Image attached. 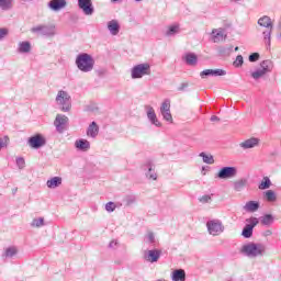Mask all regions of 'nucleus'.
<instances>
[{
	"mask_svg": "<svg viewBox=\"0 0 281 281\" xmlns=\"http://www.w3.org/2000/svg\"><path fill=\"white\" fill-rule=\"evenodd\" d=\"M95 65V60L93 59V56L81 53L76 58V66L80 71H83V74H89V71H93V67Z\"/></svg>",
	"mask_w": 281,
	"mask_h": 281,
	"instance_id": "obj_1",
	"label": "nucleus"
},
{
	"mask_svg": "<svg viewBox=\"0 0 281 281\" xmlns=\"http://www.w3.org/2000/svg\"><path fill=\"white\" fill-rule=\"evenodd\" d=\"M267 248L262 244L249 243L241 247V254L248 258H258V256H265Z\"/></svg>",
	"mask_w": 281,
	"mask_h": 281,
	"instance_id": "obj_2",
	"label": "nucleus"
},
{
	"mask_svg": "<svg viewBox=\"0 0 281 281\" xmlns=\"http://www.w3.org/2000/svg\"><path fill=\"white\" fill-rule=\"evenodd\" d=\"M55 100L58 106H61L64 113L71 111V95H69V92L59 90Z\"/></svg>",
	"mask_w": 281,
	"mask_h": 281,
	"instance_id": "obj_3",
	"label": "nucleus"
},
{
	"mask_svg": "<svg viewBox=\"0 0 281 281\" xmlns=\"http://www.w3.org/2000/svg\"><path fill=\"white\" fill-rule=\"evenodd\" d=\"M206 227L211 236H221L225 232V226L221 220H210L206 222Z\"/></svg>",
	"mask_w": 281,
	"mask_h": 281,
	"instance_id": "obj_4",
	"label": "nucleus"
},
{
	"mask_svg": "<svg viewBox=\"0 0 281 281\" xmlns=\"http://www.w3.org/2000/svg\"><path fill=\"white\" fill-rule=\"evenodd\" d=\"M144 76H150V64H138L132 68V78L134 80L137 78H144Z\"/></svg>",
	"mask_w": 281,
	"mask_h": 281,
	"instance_id": "obj_5",
	"label": "nucleus"
},
{
	"mask_svg": "<svg viewBox=\"0 0 281 281\" xmlns=\"http://www.w3.org/2000/svg\"><path fill=\"white\" fill-rule=\"evenodd\" d=\"M33 34H42V36H55L56 35V25H37L31 29Z\"/></svg>",
	"mask_w": 281,
	"mask_h": 281,
	"instance_id": "obj_6",
	"label": "nucleus"
},
{
	"mask_svg": "<svg viewBox=\"0 0 281 281\" xmlns=\"http://www.w3.org/2000/svg\"><path fill=\"white\" fill-rule=\"evenodd\" d=\"M217 179H234L238 177V168L236 167H223L216 175Z\"/></svg>",
	"mask_w": 281,
	"mask_h": 281,
	"instance_id": "obj_7",
	"label": "nucleus"
},
{
	"mask_svg": "<svg viewBox=\"0 0 281 281\" xmlns=\"http://www.w3.org/2000/svg\"><path fill=\"white\" fill-rule=\"evenodd\" d=\"M27 144L30 148H34L35 150H38V148H43L45 144H47V140L45 139V136L42 134H35L34 136H31L27 139Z\"/></svg>",
	"mask_w": 281,
	"mask_h": 281,
	"instance_id": "obj_8",
	"label": "nucleus"
},
{
	"mask_svg": "<svg viewBox=\"0 0 281 281\" xmlns=\"http://www.w3.org/2000/svg\"><path fill=\"white\" fill-rule=\"evenodd\" d=\"M68 123L69 117H67L65 114H57L54 121V126L58 133H65V128Z\"/></svg>",
	"mask_w": 281,
	"mask_h": 281,
	"instance_id": "obj_9",
	"label": "nucleus"
},
{
	"mask_svg": "<svg viewBox=\"0 0 281 281\" xmlns=\"http://www.w3.org/2000/svg\"><path fill=\"white\" fill-rule=\"evenodd\" d=\"M78 7L82 10L86 16H91L95 9H93V2L91 0H78Z\"/></svg>",
	"mask_w": 281,
	"mask_h": 281,
	"instance_id": "obj_10",
	"label": "nucleus"
},
{
	"mask_svg": "<svg viewBox=\"0 0 281 281\" xmlns=\"http://www.w3.org/2000/svg\"><path fill=\"white\" fill-rule=\"evenodd\" d=\"M160 113L165 122L172 124V113H170V100L166 99L160 106Z\"/></svg>",
	"mask_w": 281,
	"mask_h": 281,
	"instance_id": "obj_11",
	"label": "nucleus"
},
{
	"mask_svg": "<svg viewBox=\"0 0 281 281\" xmlns=\"http://www.w3.org/2000/svg\"><path fill=\"white\" fill-rule=\"evenodd\" d=\"M146 113L147 119L154 126H157L158 128H161V122H159V119H157V114L155 113V109L150 105L146 106Z\"/></svg>",
	"mask_w": 281,
	"mask_h": 281,
	"instance_id": "obj_12",
	"label": "nucleus"
},
{
	"mask_svg": "<svg viewBox=\"0 0 281 281\" xmlns=\"http://www.w3.org/2000/svg\"><path fill=\"white\" fill-rule=\"evenodd\" d=\"M145 260L147 262H157L159 258H161V250L158 249H151V250H146L144 254Z\"/></svg>",
	"mask_w": 281,
	"mask_h": 281,
	"instance_id": "obj_13",
	"label": "nucleus"
},
{
	"mask_svg": "<svg viewBox=\"0 0 281 281\" xmlns=\"http://www.w3.org/2000/svg\"><path fill=\"white\" fill-rule=\"evenodd\" d=\"M48 8L53 10V12H60V10L67 8V0H50Z\"/></svg>",
	"mask_w": 281,
	"mask_h": 281,
	"instance_id": "obj_14",
	"label": "nucleus"
},
{
	"mask_svg": "<svg viewBox=\"0 0 281 281\" xmlns=\"http://www.w3.org/2000/svg\"><path fill=\"white\" fill-rule=\"evenodd\" d=\"M247 186H249V179L247 178H239L233 181V190L235 192H243Z\"/></svg>",
	"mask_w": 281,
	"mask_h": 281,
	"instance_id": "obj_15",
	"label": "nucleus"
},
{
	"mask_svg": "<svg viewBox=\"0 0 281 281\" xmlns=\"http://www.w3.org/2000/svg\"><path fill=\"white\" fill-rule=\"evenodd\" d=\"M201 78H207V76L218 77V76H227V71L224 69H205L200 74Z\"/></svg>",
	"mask_w": 281,
	"mask_h": 281,
	"instance_id": "obj_16",
	"label": "nucleus"
},
{
	"mask_svg": "<svg viewBox=\"0 0 281 281\" xmlns=\"http://www.w3.org/2000/svg\"><path fill=\"white\" fill-rule=\"evenodd\" d=\"M260 144V139L256 137L248 138L239 144V147L243 150H249V148H256Z\"/></svg>",
	"mask_w": 281,
	"mask_h": 281,
	"instance_id": "obj_17",
	"label": "nucleus"
},
{
	"mask_svg": "<svg viewBox=\"0 0 281 281\" xmlns=\"http://www.w3.org/2000/svg\"><path fill=\"white\" fill-rule=\"evenodd\" d=\"M213 34V43H222L227 38V35L225 34V30L223 29H214L212 31Z\"/></svg>",
	"mask_w": 281,
	"mask_h": 281,
	"instance_id": "obj_18",
	"label": "nucleus"
},
{
	"mask_svg": "<svg viewBox=\"0 0 281 281\" xmlns=\"http://www.w3.org/2000/svg\"><path fill=\"white\" fill-rule=\"evenodd\" d=\"M244 212H248L254 214V212H258L260 210V202L258 201H248L243 207Z\"/></svg>",
	"mask_w": 281,
	"mask_h": 281,
	"instance_id": "obj_19",
	"label": "nucleus"
},
{
	"mask_svg": "<svg viewBox=\"0 0 281 281\" xmlns=\"http://www.w3.org/2000/svg\"><path fill=\"white\" fill-rule=\"evenodd\" d=\"M108 30L112 36H117L120 34V23L117 20L108 22Z\"/></svg>",
	"mask_w": 281,
	"mask_h": 281,
	"instance_id": "obj_20",
	"label": "nucleus"
},
{
	"mask_svg": "<svg viewBox=\"0 0 281 281\" xmlns=\"http://www.w3.org/2000/svg\"><path fill=\"white\" fill-rule=\"evenodd\" d=\"M75 148H77L78 150H82L83 153H87V150L91 148V143H89V140L87 139L81 138L75 142Z\"/></svg>",
	"mask_w": 281,
	"mask_h": 281,
	"instance_id": "obj_21",
	"label": "nucleus"
},
{
	"mask_svg": "<svg viewBox=\"0 0 281 281\" xmlns=\"http://www.w3.org/2000/svg\"><path fill=\"white\" fill-rule=\"evenodd\" d=\"M98 133H100V126H98V123L92 122L87 130V135L88 137H92L93 139H95V137H98Z\"/></svg>",
	"mask_w": 281,
	"mask_h": 281,
	"instance_id": "obj_22",
	"label": "nucleus"
},
{
	"mask_svg": "<svg viewBox=\"0 0 281 281\" xmlns=\"http://www.w3.org/2000/svg\"><path fill=\"white\" fill-rule=\"evenodd\" d=\"M18 52L20 54H30V52H32V44L27 41L25 42H20L18 44Z\"/></svg>",
	"mask_w": 281,
	"mask_h": 281,
	"instance_id": "obj_23",
	"label": "nucleus"
},
{
	"mask_svg": "<svg viewBox=\"0 0 281 281\" xmlns=\"http://www.w3.org/2000/svg\"><path fill=\"white\" fill-rule=\"evenodd\" d=\"M258 25L260 27H266V30L273 29V22H271V18L263 15L258 20Z\"/></svg>",
	"mask_w": 281,
	"mask_h": 281,
	"instance_id": "obj_24",
	"label": "nucleus"
},
{
	"mask_svg": "<svg viewBox=\"0 0 281 281\" xmlns=\"http://www.w3.org/2000/svg\"><path fill=\"white\" fill-rule=\"evenodd\" d=\"M146 167L148 169L147 172L145 173L146 178L150 179L151 181H157V172L155 171V166H153L151 162H147Z\"/></svg>",
	"mask_w": 281,
	"mask_h": 281,
	"instance_id": "obj_25",
	"label": "nucleus"
},
{
	"mask_svg": "<svg viewBox=\"0 0 281 281\" xmlns=\"http://www.w3.org/2000/svg\"><path fill=\"white\" fill-rule=\"evenodd\" d=\"M63 184V178L60 177H54L49 180H47L46 186L47 188H50V190H54L56 188H58V186Z\"/></svg>",
	"mask_w": 281,
	"mask_h": 281,
	"instance_id": "obj_26",
	"label": "nucleus"
},
{
	"mask_svg": "<svg viewBox=\"0 0 281 281\" xmlns=\"http://www.w3.org/2000/svg\"><path fill=\"white\" fill-rule=\"evenodd\" d=\"M172 280L173 281H186V270H183V269L175 270L172 273Z\"/></svg>",
	"mask_w": 281,
	"mask_h": 281,
	"instance_id": "obj_27",
	"label": "nucleus"
},
{
	"mask_svg": "<svg viewBox=\"0 0 281 281\" xmlns=\"http://www.w3.org/2000/svg\"><path fill=\"white\" fill-rule=\"evenodd\" d=\"M273 32V29H267L262 32L263 35V43L265 45H268V47H271V34Z\"/></svg>",
	"mask_w": 281,
	"mask_h": 281,
	"instance_id": "obj_28",
	"label": "nucleus"
},
{
	"mask_svg": "<svg viewBox=\"0 0 281 281\" xmlns=\"http://www.w3.org/2000/svg\"><path fill=\"white\" fill-rule=\"evenodd\" d=\"M187 65L194 66L198 63V57L194 53H189L184 56Z\"/></svg>",
	"mask_w": 281,
	"mask_h": 281,
	"instance_id": "obj_29",
	"label": "nucleus"
},
{
	"mask_svg": "<svg viewBox=\"0 0 281 281\" xmlns=\"http://www.w3.org/2000/svg\"><path fill=\"white\" fill-rule=\"evenodd\" d=\"M265 199L269 202V203H274V201L278 200V196L276 195V191L273 190H268L265 192Z\"/></svg>",
	"mask_w": 281,
	"mask_h": 281,
	"instance_id": "obj_30",
	"label": "nucleus"
},
{
	"mask_svg": "<svg viewBox=\"0 0 281 281\" xmlns=\"http://www.w3.org/2000/svg\"><path fill=\"white\" fill-rule=\"evenodd\" d=\"M258 188L259 190H269V188H271V179H269V177H263Z\"/></svg>",
	"mask_w": 281,
	"mask_h": 281,
	"instance_id": "obj_31",
	"label": "nucleus"
},
{
	"mask_svg": "<svg viewBox=\"0 0 281 281\" xmlns=\"http://www.w3.org/2000/svg\"><path fill=\"white\" fill-rule=\"evenodd\" d=\"M241 236H244V238H251V236H254V228L246 224L241 232Z\"/></svg>",
	"mask_w": 281,
	"mask_h": 281,
	"instance_id": "obj_32",
	"label": "nucleus"
},
{
	"mask_svg": "<svg viewBox=\"0 0 281 281\" xmlns=\"http://www.w3.org/2000/svg\"><path fill=\"white\" fill-rule=\"evenodd\" d=\"M261 225H273V215L266 214L261 217Z\"/></svg>",
	"mask_w": 281,
	"mask_h": 281,
	"instance_id": "obj_33",
	"label": "nucleus"
},
{
	"mask_svg": "<svg viewBox=\"0 0 281 281\" xmlns=\"http://www.w3.org/2000/svg\"><path fill=\"white\" fill-rule=\"evenodd\" d=\"M175 34H179V25L178 24H173V25L169 26L166 32V36H175Z\"/></svg>",
	"mask_w": 281,
	"mask_h": 281,
	"instance_id": "obj_34",
	"label": "nucleus"
},
{
	"mask_svg": "<svg viewBox=\"0 0 281 281\" xmlns=\"http://www.w3.org/2000/svg\"><path fill=\"white\" fill-rule=\"evenodd\" d=\"M200 157H202L204 164H214V156H212L211 154L201 153Z\"/></svg>",
	"mask_w": 281,
	"mask_h": 281,
	"instance_id": "obj_35",
	"label": "nucleus"
},
{
	"mask_svg": "<svg viewBox=\"0 0 281 281\" xmlns=\"http://www.w3.org/2000/svg\"><path fill=\"white\" fill-rule=\"evenodd\" d=\"M18 250L16 247H9L4 251V258H13V256H16Z\"/></svg>",
	"mask_w": 281,
	"mask_h": 281,
	"instance_id": "obj_36",
	"label": "nucleus"
},
{
	"mask_svg": "<svg viewBox=\"0 0 281 281\" xmlns=\"http://www.w3.org/2000/svg\"><path fill=\"white\" fill-rule=\"evenodd\" d=\"M260 67V69L265 71V74H269V71H271V60L261 61Z\"/></svg>",
	"mask_w": 281,
	"mask_h": 281,
	"instance_id": "obj_37",
	"label": "nucleus"
},
{
	"mask_svg": "<svg viewBox=\"0 0 281 281\" xmlns=\"http://www.w3.org/2000/svg\"><path fill=\"white\" fill-rule=\"evenodd\" d=\"M1 10H12V0H0Z\"/></svg>",
	"mask_w": 281,
	"mask_h": 281,
	"instance_id": "obj_38",
	"label": "nucleus"
},
{
	"mask_svg": "<svg viewBox=\"0 0 281 281\" xmlns=\"http://www.w3.org/2000/svg\"><path fill=\"white\" fill-rule=\"evenodd\" d=\"M45 225V218L40 217V218H34L31 223L32 227H43Z\"/></svg>",
	"mask_w": 281,
	"mask_h": 281,
	"instance_id": "obj_39",
	"label": "nucleus"
},
{
	"mask_svg": "<svg viewBox=\"0 0 281 281\" xmlns=\"http://www.w3.org/2000/svg\"><path fill=\"white\" fill-rule=\"evenodd\" d=\"M263 76H267V72L262 69H258L251 74V78H254V80H259V78H262Z\"/></svg>",
	"mask_w": 281,
	"mask_h": 281,
	"instance_id": "obj_40",
	"label": "nucleus"
},
{
	"mask_svg": "<svg viewBox=\"0 0 281 281\" xmlns=\"http://www.w3.org/2000/svg\"><path fill=\"white\" fill-rule=\"evenodd\" d=\"M246 225H248V227H251V229H254V227H256V225H258L259 221L257 217H249L246 220Z\"/></svg>",
	"mask_w": 281,
	"mask_h": 281,
	"instance_id": "obj_41",
	"label": "nucleus"
},
{
	"mask_svg": "<svg viewBox=\"0 0 281 281\" xmlns=\"http://www.w3.org/2000/svg\"><path fill=\"white\" fill-rule=\"evenodd\" d=\"M145 243H149L150 245H153V243H155V233L154 232H147V234L145 235Z\"/></svg>",
	"mask_w": 281,
	"mask_h": 281,
	"instance_id": "obj_42",
	"label": "nucleus"
},
{
	"mask_svg": "<svg viewBox=\"0 0 281 281\" xmlns=\"http://www.w3.org/2000/svg\"><path fill=\"white\" fill-rule=\"evenodd\" d=\"M199 201L203 204L205 203H212V195L205 194L199 198Z\"/></svg>",
	"mask_w": 281,
	"mask_h": 281,
	"instance_id": "obj_43",
	"label": "nucleus"
},
{
	"mask_svg": "<svg viewBox=\"0 0 281 281\" xmlns=\"http://www.w3.org/2000/svg\"><path fill=\"white\" fill-rule=\"evenodd\" d=\"M115 207H117V205H115V202H108L105 204L106 212H115Z\"/></svg>",
	"mask_w": 281,
	"mask_h": 281,
	"instance_id": "obj_44",
	"label": "nucleus"
},
{
	"mask_svg": "<svg viewBox=\"0 0 281 281\" xmlns=\"http://www.w3.org/2000/svg\"><path fill=\"white\" fill-rule=\"evenodd\" d=\"M9 143H10V138H8V136L0 138V150H1V148H5Z\"/></svg>",
	"mask_w": 281,
	"mask_h": 281,
	"instance_id": "obj_45",
	"label": "nucleus"
},
{
	"mask_svg": "<svg viewBox=\"0 0 281 281\" xmlns=\"http://www.w3.org/2000/svg\"><path fill=\"white\" fill-rule=\"evenodd\" d=\"M243 63H244L243 55H238L236 57V60L234 61V66L235 67H243Z\"/></svg>",
	"mask_w": 281,
	"mask_h": 281,
	"instance_id": "obj_46",
	"label": "nucleus"
},
{
	"mask_svg": "<svg viewBox=\"0 0 281 281\" xmlns=\"http://www.w3.org/2000/svg\"><path fill=\"white\" fill-rule=\"evenodd\" d=\"M8 34H10V31L8 29L5 27L0 29V41H3V38H5Z\"/></svg>",
	"mask_w": 281,
	"mask_h": 281,
	"instance_id": "obj_47",
	"label": "nucleus"
},
{
	"mask_svg": "<svg viewBox=\"0 0 281 281\" xmlns=\"http://www.w3.org/2000/svg\"><path fill=\"white\" fill-rule=\"evenodd\" d=\"M16 166L20 168V170H23L25 168V159L23 158H16Z\"/></svg>",
	"mask_w": 281,
	"mask_h": 281,
	"instance_id": "obj_48",
	"label": "nucleus"
},
{
	"mask_svg": "<svg viewBox=\"0 0 281 281\" xmlns=\"http://www.w3.org/2000/svg\"><path fill=\"white\" fill-rule=\"evenodd\" d=\"M259 58H260V54L258 53H252L251 55H249L250 63H256L257 60H259Z\"/></svg>",
	"mask_w": 281,
	"mask_h": 281,
	"instance_id": "obj_49",
	"label": "nucleus"
},
{
	"mask_svg": "<svg viewBox=\"0 0 281 281\" xmlns=\"http://www.w3.org/2000/svg\"><path fill=\"white\" fill-rule=\"evenodd\" d=\"M186 89H188V82L181 83L180 87L178 88V91H184Z\"/></svg>",
	"mask_w": 281,
	"mask_h": 281,
	"instance_id": "obj_50",
	"label": "nucleus"
},
{
	"mask_svg": "<svg viewBox=\"0 0 281 281\" xmlns=\"http://www.w3.org/2000/svg\"><path fill=\"white\" fill-rule=\"evenodd\" d=\"M109 247L110 249H115V247H117V240L110 241Z\"/></svg>",
	"mask_w": 281,
	"mask_h": 281,
	"instance_id": "obj_51",
	"label": "nucleus"
},
{
	"mask_svg": "<svg viewBox=\"0 0 281 281\" xmlns=\"http://www.w3.org/2000/svg\"><path fill=\"white\" fill-rule=\"evenodd\" d=\"M211 122H221V119H218L216 115H213L211 116Z\"/></svg>",
	"mask_w": 281,
	"mask_h": 281,
	"instance_id": "obj_52",
	"label": "nucleus"
},
{
	"mask_svg": "<svg viewBox=\"0 0 281 281\" xmlns=\"http://www.w3.org/2000/svg\"><path fill=\"white\" fill-rule=\"evenodd\" d=\"M271 234H273L271 231H266L265 232V236H271Z\"/></svg>",
	"mask_w": 281,
	"mask_h": 281,
	"instance_id": "obj_53",
	"label": "nucleus"
},
{
	"mask_svg": "<svg viewBox=\"0 0 281 281\" xmlns=\"http://www.w3.org/2000/svg\"><path fill=\"white\" fill-rule=\"evenodd\" d=\"M227 49L232 52L234 49V46L231 45Z\"/></svg>",
	"mask_w": 281,
	"mask_h": 281,
	"instance_id": "obj_54",
	"label": "nucleus"
},
{
	"mask_svg": "<svg viewBox=\"0 0 281 281\" xmlns=\"http://www.w3.org/2000/svg\"><path fill=\"white\" fill-rule=\"evenodd\" d=\"M120 0H111L112 3H117Z\"/></svg>",
	"mask_w": 281,
	"mask_h": 281,
	"instance_id": "obj_55",
	"label": "nucleus"
},
{
	"mask_svg": "<svg viewBox=\"0 0 281 281\" xmlns=\"http://www.w3.org/2000/svg\"><path fill=\"white\" fill-rule=\"evenodd\" d=\"M16 190H18V189H13V194H16Z\"/></svg>",
	"mask_w": 281,
	"mask_h": 281,
	"instance_id": "obj_56",
	"label": "nucleus"
},
{
	"mask_svg": "<svg viewBox=\"0 0 281 281\" xmlns=\"http://www.w3.org/2000/svg\"><path fill=\"white\" fill-rule=\"evenodd\" d=\"M156 281H166V279H158V280H156Z\"/></svg>",
	"mask_w": 281,
	"mask_h": 281,
	"instance_id": "obj_57",
	"label": "nucleus"
},
{
	"mask_svg": "<svg viewBox=\"0 0 281 281\" xmlns=\"http://www.w3.org/2000/svg\"><path fill=\"white\" fill-rule=\"evenodd\" d=\"M235 52H238V46L235 47Z\"/></svg>",
	"mask_w": 281,
	"mask_h": 281,
	"instance_id": "obj_58",
	"label": "nucleus"
},
{
	"mask_svg": "<svg viewBox=\"0 0 281 281\" xmlns=\"http://www.w3.org/2000/svg\"><path fill=\"white\" fill-rule=\"evenodd\" d=\"M136 1V3H139L142 0H135Z\"/></svg>",
	"mask_w": 281,
	"mask_h": 281,
	"instance_id": "obj_59",
	"label": "nucleus"
},
{
	"mask_svg": "<svg viewBox=\"0 0 281 281\" xmlns=\"http://www.w3.org/2000/svg\"><path fill=\"white\" fill-rule=\"evenodd\" d=\"M231 1H235V2H238V1H240V0H231Z\"/></svg>",
	"mask_w": 281,
	"mask_h": 281,
	"instance_id": "obj_60",
	"label": "nucleus"
}]
</instances>
